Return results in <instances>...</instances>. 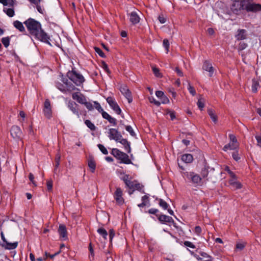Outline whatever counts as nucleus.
<instances>
[{
    "instance_id": "1",
    "label": "nucleus",
    "mask_w": 261,
    "mask_h": 261,
    "mask_svg": "<svg viewBox=\"0 0 261 261\" xmlns=\"http://www.w3.org/2000/svg\"><path fill=\"white\" fill-rule=\"evenodd\" d=\"M29 33L35 38L50 44V37L42 29L41 23L35 19L30 18L24 22Z\"/></svg>"
},
{
    "instance_id": "2",
    "label": "nucleus",
    "mask_w": 261,
    "mask_h": 261,
    "mask_svg": "<svg viewBox=\"0 0 261 261\" xmlns=\"http://www.w3.org/2000/svg\"><path fill=\"white\" fill-rule=\"evenodd\" d=\"M253 0H240L243 10L248 12L261 11V5L252 3Z\"/></svg>"
},
{
    "instance_id": "3",
    "label": "nucleus",
    "mask_w": 261,
    "mask_h": 261,
    "mask_svg": "<svg viewBox=\"0 0 261 261\" xmlns=\"http://www.w3.org/2000/svg\"><path fill=\"white\" fill-rule=\"evenodd\" d=\"M182 175L185 179L188 180L195 186H201L203 184L202 177L194 172H184Z\"/></svg>"
},
{
    "instance_id": "4",
    "label": "nucleus",
    "mask_w": 261,
    "mask_h": 261,
    "mask_svg": "<svg viewBox=\"0 0 261 261\" xmlns=\"http://www.w3.org/2000/svg\"><path fill=\"white\" fill-rule=\"evenodd\" d=\"M67 76L77 86H80L85 82L84 76L74 70L68 71Z\"/></svg>"
},
{
    "instance_id": "5",
    "label": "nucleus",
    "mask_w": 261,
    "mask_h": 261,
    "mask_svg": "<svg viewBox=\"0 0 261 261\" xmlns=\"http://www.w3.org/2000/svg\"><path fill=\"white\" fill-rule=\"evenodd\" d=\"M111 153L117 159L120 160V163H121L125 164H132L131 160L129 159V156L117 148L112 149Z\"/></svg>"
},
{
    "instance_id": "6",
    "label": "nucleus",
    "mask_w": 261,
    "mask_h": 261,
    "mask_svg": "<svg viewBox=\"0 0 261 261\" xmlns=\"http://www.w3.org/2000/svg\"><path fill=\"white\" fill-rule=\"evenodd\" d=\"M106 100L111 109H113V110L117 114L120 115L121 113V109L113 97L110 96L108 97L106 99Z\"/></svg>"
},
{
    "instance_id": "7",
    "label": "nucleus",
    "mask_w": 261,
    "mask_h": 261,
    "mask_svg": "<svg viewBox=\"0 0 261 261\" xmlns=\"http://www.w3.org/2000/svg\"><path fill=\"white\" fill-rule=\"evenodd\" d=\"M108 137L111 140H113L118 142L121 139L122 136L117 129L112 128L108 130Z\"/></svg>"
},
{
    "instance_id": "8",
    "label": "nucleus",
    "mask_w": 261,
    "mask_h": 261,
    "mask_svg": "<svg viewBox=\"0 0 261 261\" xmlns=\"http://www.w3.org/2000/svg\"><path fill=\"white\" fill-rule=\"evenodd\" d=\"M43 113L44 116L48 119L50 118L52 116L50 101L47 99L44 101Z\"/></svg>"
},
{
    "instance_id": "9",
    "label": "nucleus",
    "mask_w": 261,
    "mask_h": 261,
    "mask_svg": "<svg viewBox=\"0 0 261 261\" xmlns=\"http://www.w3.org/2000/svg\"><path fill=\"white\" fill-rule=\"evenodd\" d=\"M230 9L232 12L236 14H239L241 13V11L243 10L242 7L240 0L233 1Z\"/></svg>"
},
{
    "instance_id": "10",
    "label": "nucleus",
    "mask_w": 261,
    "mask_h": 261,
    "mask_svg": "<svg viewBox=\"0 0 261 261\" xmlns=\"http://www.w3.org/2000/svg\"><path fill=\"white\" fill-rule=\"evenodd\" d=\"M120 91L127 99L128 103H131L133 101V97L132 93L127 87L126 86H121L120 88Z\"/></svg>"
},
{
    "instance_id": "11",
    "label": "nucleus",
    "mask_w": 261,
    "mask_h": 261,
    "mask_svg": "<svg viewBox=\"0 0 261 261\" xmlns=\"http://www.w3.org/2000/svg\"><path fill=\"white\" fill-rule=\"evenodd\" d=\"M158 219L162 224L172 223L174 225V221L171 217L166 215H156Z\"/></svg>"
},
{
    "instance_id": "12",
    "label": "nucleus",
    "mask_w": 261,
    "mask_h": 261,
    "mask_svg": "<svg viewBox=\"0 0 261 261\" xmlns=\"http://www.w3.org/2000/svg\"><path fill=\"white\" fill-rule=\"evenodd\" d=\"M68 108L70 109V110L78 118L80 117V110L79 108V105H77L75 102L69 101L68 103Z\"/></svg>"
},
{
    "instance_id": "13",
    "label": "nucleus",
    "mask_w": 261,
    "mask_h": 261,
    "mask_svg": "<svg viewBox=\"0 0 261 261\" xmlns=\"http://www.w3.org/2000/svg\"><path fill=\"white\" fill-rule=\"evenodd\" d=\"M114 197L118 204L120 205L123 204L124 199L122 197V190L120 188H116Z\"/></svg>"
},
{
    "instance_id": "14",
    "label": "nucleus",
    "mask_w": 261,
    "mask_h": 261,
    "mask_svg": "<svg viewBox=\"0 0 261 261\" xmlns=\"http://www.w3.org/2000/svg\"><path fill=\"white\" fill-rule=\"evenodd\" d=\"M10 133L12 137L15 139L20 138L22 134L20 127L16 125H14L11 127Z\"/></svg>"
},
{
    "instance_id": "15",
    "label": "nucleus",
    "mask_w": 261,
    "mask_h": 261,
    "mask_svg": "<svg viewBox=\"0 0 261 261\" xmlns=\"http://www.w3.org/2000/svg\"><path fill=\"white\" fill-rule=\"evenodd\" d=\"M202 69L208 72L209 76H213L214 72V69L210 62L208 61H205L203 62Z\"/></svg>"
},
{
    "instance_id": "16",
    "label": "nucleus",
    "mask_w": 261,
    "mask_h": 261,
    "mask_svg": "<svg viewBox=\"0 0 261 261\" xmlns=\"http://www.w3.org/2000/svg\"><path fill=\"white\" fill-rule=\"evenodd\" d=\"M58 233L60 238L63 240H66L68 239L67 229L65 225L60 224L58 229Z\"/></svg>"
},
{
    "instance_id": "17",
    "label": "nucleus",
    "mask_w": 261,
    "mask_h": 261,
    "mask_svg": "<svg viewBox=\"0 0 261 261\" xmlns=\"http://www.w3.org/2000/svg\"><path fill=\"white\" fill-rule=\"evenodd\" d=\"M72 97L81 104H84L87 100L86 97L82 93L79 92L73 93Z\"/></svg>"
},
{
    "instance_id": "18",
    "label": "nucleus",
    "mask_w": 261,
    "mask_h": 261,
    "mask_svg": "<svg viewBox=\"0 0 261 261\" xmlns=\"http://www.w3.org/2000/svg\"><path fill=\"white\" fill-rule=\"evenodd\" d=\"M235 38L238 41L246 39L247 38V31L244 29H239L235 35Z\"/></svg>"
},
{
    "instance_id": "19",
    "label": "nucleus",
    "mask_w": 261,
    "mask_h": 261,
    "mask_svg": "<svg viewBox=\"0 0 261 261\" xmlns=\"http://www.w3.org/2000/svg\"><path fill=\"white\" fill-rule=\"evenodd\" d=\"M129 19L132 24H136L139 22L140 18L136 12L133 11L129 14Z\"/></svg>"
},
{
    "instance_id": "20",
    "label": "nucleus",
    "mask_w": 261,
    "mask_h": 261,
    "mask_svg": "<svg viewBox=\"0 0 261 261\" xmlns=\"http://www.w3.org/2000/svg\"><path fill=\"white\" fill-rule=\"evenodd\" d=\"M157 200L159 201V204L160 207H161L163 210H167L168 212L170 215H174L173 211L170 208H168L169 205L165 200L161 198L157 199Z\"/></svg>"
},
{
    "instance_id": "21",
    "label": "nucleus",
    "mask_w": 261,
    "mask_h": 261,
    "mask_svg": "<svg viewBox=\"0 0 261 261\" xmlns=\"http://www.w3.org/2000/svg\"><path fill=\"white\" fill-rule=\"evenodd\" d=\"M121 179L124 182L126 186L129 189H133L134 187V184L133 181L130 180L129 175L125 174L122 177Z\"/></svg>"
},
{
    "instance_id": "22",
    "label": "nucleus",
    "mask_w": 261,
    "mask_h": 261,
    "mask_svg": "<svg viewBox=\"0 0 261 261\" xmlns=\"http://www.w3.org/2000/svg\"><path fill=\"white\" fill-rule=\"evenodd\" d=\"M102 117L107 120L109 123L112 124L113 126H115L117 124V120L112 117L107 112L102 114Z\"/></svg>"
},
{
    "instance_id": "23",
    "label": "nucleus",
    "mask_w": 261,
    "mask_h": 261,
    "mask_svg": "<svg viewBox=\"0 0 261 261\" xmlns=\"http://www.w3.org/2000/svg\"><path fill=\"white\" fill-rule=\"evenodd\" d=\"M118 142L123 145L125 150L128 153L130 152L131 148L130 146V142H128V141L126 139H123L122 137L121 138V139L118 141Z\"/></svg>"
},
{
    "instance_id": "24",
    "label": "nucleus",
    "mask_w": 261,
    "mask_h": 261,
    "mask_svg": "<svg viewBox=\"0 0 261 261\" xmlns=\"http://www.w3.org/2000/svg\"><path fill=\"white\" fill-rule=\"evenodd\" d=\"M18 246V242L9 243L8 241L2 245V246L7 250H12L15 249Z\"/></svg>"
},
{
    "instance_id": "25",
    "label": "nucleus",
    "mask_w": 261,
    "mask_h": 261,
    "mask_svg": "<svg viewBox=\"0 0 261 261\" xmlns=\"http://www.w3.org/2000/svg\"><path fill=\"white\" fill-rule=\"evenodd\" d=\"M229 183L234 190L239 189L242 188L241 184L237 180V178L229 179Z\"/></svg>"
},
{
    "instance_id": "26",
    "label": "nucleus",
    "mask_w": 261,
    "mask_h": 261,
    "mask_svg": "<svg viewBox=\"0 0 261 261\" xmlns=\"http://www.w3.org/2000/svg\"><path fill=\"white\" fill-rule=\"evenodd\" d=\"M260 87L259 83L257 80L255 79L252 80L251 91L253 93H256Z\"/></svg>"
},
{
    "instance_id": "27",
    "label": "nucleus",
    "mask_w": 261,
    "mask_h": 261,
    "mask_svg": "<svg viewBox=\"0 0 261 261\" xmlns=\"http://www.w3.org/2000/svg\"><path fill=\"white\" fill-rule=\"evenodd\" d=\"M239 146L238 143H234L230 142L228 144L225 145L223 147V150L226 151L227 150H234Z\"/></svg>"
},
{
    "instance_id": "28",
    "label": "nucleus",
    "mask_w": 261,
    "mask_h": 261,
    "mask_svg": "<svg viewBox=\"0 0 261 261\" xmlns=\"http://www.w3.org/2000/svg\"><path fill=\"white\" fill-rule=\"evenodd\" d=\"M181 160L186 163H191L193 160V155L189 153L184 154L181 156Z\"/></svg>"
},
{
    "instance_id": "29",
    "label": "nucleus",
    "mask_w": 261,
    "mask_h": 261,
    "mask_svg": "<svg viewBox=\"0 0 261 261\" xmlns=\"http://www.w3.org/2000/svg\"><path fill=\"white\" fill-rule=\"evenodd\" d=\"M13 25L15 28H16L17 30H18L21 32H25V28L20 21L18 20H16L13 22Z\"/></svg>"
},
{
    "instance_id": "30",
    "label": "nucleus",
    "mask_w": 261,
    "mask_h": 261,
    "mask_svg": "<svg viewBox=\"0 0 261 261\" xmlns=\"http://www.w3.org/2000/svg\"><path fill=\"white\" fill-rule=\"evenodd\" d=\"M207 113L213 121L215 123H216L217 122V116L215 114L214 111L212 109H208L207 110Z\"/></svg>"
},
{
    "instance_id": "31",
    "label": "nucleus",
    "mask_w": 261,
    "mask_h": 261,
    "mask_svg": "<svg viewBox=\"0 0 261 261\" xmlns=\"http://www.w3.org/2000/svg\"><path fill=\"white\" fill-rule=\"evenodd\" d=\"M208 172V167L205 166L200 171L201 176L203 178H205L207 176Z\"/></svg>"
},
{
    "instance_id": "32",
    "label": "nucleus",
    "mask_w": 261,
    "mask_h": 261,
    "mask_svg": "<svg viewBox=\"0 0 261 261\" xmlns=\"http://www.w3.org/2000/svg\"><path fill=\"white\" fill-rule=\"evenodd\" d=\"M4 12L6 13V14L10 17H13L14 14H15V12H14V9L13 8H4Z\"/></svg>"
},
{
    "instance_id": "33",
    "label": "nucleus",
    "mask_w": 261,
    "mask_h": 261,
    "mask_svg": "<svg viewBox=\"0 0 261 261\" xmlns=\"http://www.w3.org/2000/svg\"><path fill=\"white\" fill-rule=\"evenodd\" d=\"M85 124L91 130L95 131L96 130V126L90 120H86Z\"/></svg>"
},
{
    "instance_id": "34",
    "label": "nucleus",
    "mask_w": 261,
    "mask_h": 261,
    "mask_svg": "<svg viewBox=\"0 0 261 261\" xmlns=\"http://www.w3.org/2000/svg\"><path fill=\"white\" fill-rule=\"evenodd\" d=\"M76 87L71 82H68L65 85L66 92H71L75 90Z\"/></svg>"
},
{
    "instance_id": "35",
    "label": "nucleus",
    "mask_w": 261,
    "mask_h": 261,
    "mask_svg": "<svg viewBox=\"0 0 261 261\" xmlns=\"http://www.w3.org/2000/svg\"><path fill=\"white\" fill-rule=\"evenodd\" d=\"M56 87L61 92L66 93L65 85L60 82H56Z\"/></svg>"
},
{
    "instance_id": "36",
    "label": "nucleus",
    "mask_w": 261,
    "mask_h": 261,
    "mask_svg": "<svg viewBox=\"0 0 261 261\" xmlns=\"http://www.w3.org/2000/svg\"><path fill=\"white\" fill-rule=\"evenodd\" d=\"M98 233L101 235L105 239H107L108 232L106 230L103 228H100L97 229Z\"/></svg>"
},
{
    "instance_id": "37",
    "label": "nucleus",
    "mask_w": 261,
    "mask_h": 261,
    "mask_svg": "<svg viewBox=\"0 0 261 261\" xmlns=\"http://www.w3.org/2000/svg\"><path fill=\"white\" fill-rule=\"evenodd\" d=\"M94 107H95V108L101 114V115L102 116V114L103 113H106V112H105L103 109L102 108V107H101L100 105L99 104V103H98V102L97 101H94Z\"/></svg>"
},
{
    "instance_id": "38",
    "label": "nucleus",
    "mask_w": 261,
    "mask_h": 261,
    "mask_svg": "<svg viewBox=\"0 0 261 261\" xmlns=\"http://www.w3.org/2000/svg\"><path fill=\"white\" fill-rule=\"evenodd\" d=\"M10 38L9 37H3L2 39V42L6 48L10 45Z\"/></svg>"
},
{
    "instance_id": "39",
    "label": "nucleus",
    "mask_w": 261,
    "mask_h": 261,
    "mask_svg": "<svg viewBox=\"0 0 261 261\" xmlns=\"http://www.w3.org/2000/svg\"><path fill=\"white\" fill-rule=\"evenodd\" d=\"M88 166L90 168L91 171L93 173L96 167L95 162L92 160H89L88 161Z\"/></svg>"
},
{
    "instance_id": "40",
    "label": "nucleus",
    "mask_w": 261,
    "mask_h": 261,
    "mask_svg": "<svg viewBox=\"0 0 261 261\" xmlns=\"http://www.w3.org/2000/svg\"><path fill=\"white\" fill-rule=\"evenodd\" d=\"M125 129L126 131H127L130 135L133 136L135 137L136 136V134L135 132L134 131L132 127L130 125H127L125 126Z\"/></svg>"
},
{
    "instance_id": "41",
    "label": "nucleus",
    "mask_w": 261,
    "mask_h": 261,
    "mask_svg": "<svg viewBox=\"0 0 261 261\" xmlns=\"http://www.w3.org/2000/svg\"><path fill=\"white\" fill-rule=\"evenodd\" d=\"M152 71L154 75L158 77H161L162 75L161 73L160 72V70L159 68H156L155 67L153 66L152 67Z\"/></svg>"
},
{
    "instance_id": "42",
    "label": "nucleus",
    "mask_w": 261,
    "mask_h": 261,
    "mask_svg": "<svg viewBox=\"0 0 261 261\" xmlns=\"http://www.w3.org/2000/svg\"><path fill=\"white\" fill-rule=\"evenodd\" d=\"M98 147L99 149V150L102 152V153L104 154H108V151L107 149V148L102 144H98Z\"/></svg>"
},
{
    "instance_id": "43",
    "label": "nucleus",
    "mask_w": 261,
    "mask_h": 261,
    "mask_svg": "<svg viewBox=\"0 0 261 261\" xmlns=\"http://www.w3.org/2000/svg\"><path fill=\"white\" fill-rule=\"evenodd\" d=\"M188 89L189 92L193 96L195 95V94H196V91H195L194 88L190 85V83H188Z\"/></svg>"
},
{
    "instance_id": "44",
    "label": "nucleus",
    "mask_w": 261,
    "mask_h": 261,
    "mask_svg": "<svg viewBox=\"0 0 261 261\" xmlns=\"http://www.w3.org/2000/svg\"><path fill=\"white\" fill-rule=\"evenodd\" d=\"M197 106L198 108L202 110L204 107V100L202 98H199L197 102Z\"/></svg>"
},
{
    "instance_id": "45",
    "label": "nucleus",
    "mask_w": 261,
    "mask_h": 261,
    "mask_svg": "<svg viewBox=\"0 0 261 261\" xmlns=\"http://www.w3.org/2000/svg\"><path fill=\"white\" fill-rule=\"evenodd\" d=\"M163 44L164 47L165 48V49L166 50V53H167L169 51V42L168 40H167L166 39H164L163 40Z\"/></svg>"
},
{
    "instance_id": "46",
    "label": "nucleus",
    "mask_w": 261,
    "mask_h": 261,
    "mask_svg": "<svg viewBox=\"0 0 261 261\" xmlns=\"http://www.w3.org/2000/svg\"><path fill=\"white\" fill-rule=\"evenodd\" d=\"M95 50L96 51V53L101 57L102 58H104L105 57V54L103 53V52L102 51V50L98 48V47H95Z\"/></svg>"
},
{
    "instance_id": "47",
    "label": "nucleus",
    "mask_w": 261,
    "mask_h": 261,
    "mask_svg": "<svg viewBox=\"0 0 261 261\" xmlns=\"http://www.w3.org/2000/svg\"><path fill=\"white\" fill-rule=\"evenodd\" d=\"M150 102L154 103L156 106H160L161 105L160 102L157 101L153 97H149Z\"/></svg>"
},
{
    "instance_id": "48",
    "label": "nucleus",
    "mask_w": 261,
    "mask_h": 261,
    "mask_svg": "<svg viewBox=\"0 0 261 261\" xmlns=\"http://www.w3.org/2000/svg\"><path fill=\"white\" fill-rule=\"evenodd\" d=\"M246 243H238L236 244V249L239 250H242L245 246Z\"/></svg>"
},
{
    "instance_id": "49",
    "label": "nucleus",
    "mask_w": 261,
    "mask_h": 261,
    "mask_svg": "<svg viewBox=\"0 0 261 261\" xmlns=\"http://www.w3.org/2000/svg\"><path fill=\"white\" fill-rule=\"evenodd\" d=\"M83 105H84L85 107L87 108V109L89 111H91L93 109L92 104L90 102H88L87 100Z\"/></svg>"
},
{
    "instance_id": "50",
    "label": "nucleus",
    "mask_w": 261,
    "mask_h": 261,
    "mask_svg": "<svg viewBox=\"0 0 261 261\" xmlns=\"http://www.w3.org/2000/svg\"><path fill=\"white\" fill-rule=\"evenodd\" d=\"M248 45L247 43L244 42H241L239 44V49L242 50L244 49L247 47Z\"/></svg>"
},
{
    "instance_id": "51",
    "label": "nucleus",
    "mask_w": 261,
    "mask_h": 261,
    "mask_svg": "<svg viewBox=\"0 0 261 261\" xmlns=\"http://www.w3.org/2000/svg\"><path fill=\"white\" fill-rule=\"evenodd\" d=\"M160 99L162 103L166 104L169 102L168 98L165 94L160 98Z\"/></svg>"
},
{
    "instance_id": "52",
    "label": "nucleus",
    "mask_w": 261,
    "mask_h": 261,
    "mask_svg": "<svg viewBox=\"0 0 261 261\" xmlns=\"http://www.w3.org/2000/svg\"><path fill=\"white\" fill-rule=\"evenodd\" d=\"M229 138L230 139V142H233L234 143H238L237 139L236 136L233 134H229Z\"/></svg>"
},
{
    "instance_id": "53",
    "label": "nucleus",
    "mask_w": 261,
    "mask_h": 261,
    "mask_svg": "<svg viewBox=\"0 0 261 261\" xmlns=\"http://www.w3.org/2000/svg\"><path fill=\"white\" fill-rule=\"evenodd\" d=\"M29 180L32 182L34 186H36L37 184L36 181L34 180V176L32 173H30L29 175Z\"/></svg>"
},
{
    "instance_id": "54",
    "label": "nucleus",
    "mask_w": 261,
    "mask_h": 261,
    "mask_svg": "<svg viewBox=\"0 0 261 261\" xmlns=\"http://www.w3.org/2000/svg\"><path fill=\"white\" fill-rule=\"evenodd\" d=\"M102 68L108 73V74L110 73V71L109 69L108 65L104 62L102 63L101 65Z\"/></svg>"
},
{
    "instance_id": "55",
    "label": "nucleus",
    "mask_w": 261,
    "mask_h": 261,
    "mask_svg": "<svg viewBox=\"0 0 261 261\" xmlns=\"http://www.w3.org/2000/svg\"><path fill=\"white\" fill-rule=\"evenodd\" d=\"M184 245L186 246L189 247L193 249L195 248V246L192 243L189 241H185L184 242Z\"/></svg>"
},
{
    "instance_id": "56",
    "label": "nucleus",
    "mask_w": 261,
    "mask_h": 261,
    "mask_svg": "<svg viewBox=\"0 0 261 261\" xmlns=\"http://www.w3.org/2000/svg\"><path fill=\"white\" fill-rule=\"evenodd\" d=\"M255 138L257 141V145L261 148V135H256Z\"/></svg>"
},
{
    "instance_id": "57",
    "label": "nucleus",
    "mask_w": 261,
    "mask_h": 261,
    "mask_svg": "<svg viewBox=\"0 0 261 261\" xmlns=\"http://www.w3.org/2000/svg\"><path fill=\"white\" fill-rule=\"evenodd\" d=\"M158 19L161 23H164L166 21V18L163 16V15H159Z\"/></svg>"
},
{
    "instance_id": "58",
    "label": "nucleus",
    "mask_w": 261,
    "mask_h": 261,
    "mask_svg": "<svg viewBox=\"0 0 261 261\" xmlns=\"http://www.w3.org/2000/svg\"><path fill=\"white\" fill-rule=\"evenodd\" d=\"M194 232L197 235H200L201 232V228L200 226H197L195 227Z\"/></svg>"
},
{
    "instance_id": "59",
    "label": "nucleus",
    "mask_w": 261,
    "mask_h": 261,
    "mask_svg": "<svg viewBox=\"0 0 261 261\" xmlns=\"http://www.w3.org/2000/svg\"><path fill=\"white\" fill-rule=\"evenodd\" d=\"M232 155L233 159L234 160H236V161H238L240 159V158L239 156L238 151L233 152L232 153Z\"/></svg>"
},
{
    "instance_id": "60",
    "label": "nucleus",
    "mask_w": 261,
    "mask_h": 261,
    "mask_svg": "<svg viewBox=\"0 0 261 261\" xmlns=\"http://www.w3.org/2000/svg\"><path fill=\"white\" fill-rule=\"evenodd\" d=\"M141 200L142 202H144L147 204L149 203V197L147 195H144L142 197Z\"/></svg>"
},
{
    "instance_id": "61",
    "label": "nucleus",
    "mask_w": 261,
    "mask_h": 261,
    "mask_svg": "<svg viewBox=\"0 0 261 261\" xmlns=\"http://www.w3.org/2000/svg\"><path fill=\"white\" fill-rule=\"evenodd\" d=\"M47 190L49 191L51 190L53 188V181L51 180H48L47 181Z\"/></svg>"
},
{
    "instance_id": "62",
    "label": "nucleus",
    "mask_w": 261,
    "mask_h": 261,
    "mask_svg": "<svg viewBox=\"0 0 261 261\" xmlns=\"http://www.w3.org/2000/svg\"><path fill=\"white\" fill-rule=\"evenodd\" d=\"M36 5V8L37 11L41 14H43L44 12V9H43L41 6L39 5V3L37 4Z\"/></svg>"
},
{
    "instance_id": "63",
    "label": "nucleus",
    "mask_w": 261,
    "mask_h": 261,
    "mask_svg": "<svg viewBox=\"0 0 261 261\" xmlns=\"http://www.w3.org/2000/svg\"><path fill=\"white\" fill-rule=\"evenodd\" d=\"M175 71L177 73V74H178V76H184V74H183L182 71L178 67L175 68Z\"/></svg>"
},
{
    "instance_id": "64",
    "label": "nucleus",
    "mask_w": 261,
    "mask_h": 261,
    "mask_svg": "<svg viewBox=\"0 0 261 261\" xmlns=\"http://www.w3.org/2000/svg\"><path fill=\"white\" fill-rule=\"evenodd\" d=\"M164 95V93L163 92L161 91H156L155 92V95L159 98H161L163 96V95Z\"/></svg>"
}]
</instances>
